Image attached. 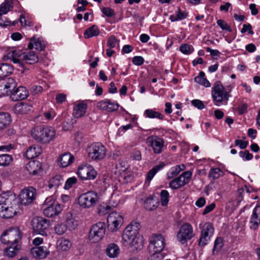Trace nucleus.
Wrapping results in <instances>:
<instances>
[{"instance_id": "obj_1", "label": "nucleus", "mask_w": 260, "mask_h": 260, "mask_svg": "<svg viewBox=\"0 0 260 260\" xmlns=\"http://www.w3.org/2000/svg\"><path fill=\"white\" fill-rule=\"evenodd\" d=\"M140 226L139 222L133 221L126 227L122 235V245L132 252L140 250L143 247V238L138 232Z\"/></svg>"}, {"instance_id": "obj_2", "label": "nucleus", "mask_w": 260, "mask_h": 260, "mask_svg": "<svg viewBox=\"0 0 260 260\" xmlns=\"http://www.w3.org/2000/svg\"><path fill=\"white\" fill-rule=\"evenodd\" d=\"M13 200L10 191L0 194V217L3 218L13 217L16 214V204L12 203Z\"/></svg>"}, {"instance_id": "obj_3", "label": "nucleus", "mask_w": 260, "mask_h": 260, "mask_svg": "<svg viewBox=\"0 0 260 260\" xmlns=\"http://www.w3.org/2000/svg\"><path fill=\"white\" fill-rule=\"evenodd\" d=\"M31 134L34 139L42 144H48L56 137L55 129L49 126H37L31 130Z\"/></svg>"}, {"instance_id": "obj_4", "label": "nucleus", "mask_w": 260, "mask_h": 260, "mask_svg": "<svg viewBox=\"0 0 260 260\" xmlns=\"http://www.w3.org/2000/svg\"><path fill=\"white\" fill-rule=\"evenodd\" d=\"M86 152L91 160L99 162L105 157L107 149L101 143L94 142L87 147Z\"/></svg>"}, {"instance_id": "obj_5", "label": "nucleus", "mask_w": 260, "mask_h": 260, "mask_svg": "<svg viewBox=\"0 0 260 260\" xmlns=\"http://www.w3.org/2000/svg\"><path fill=\"white\" fill-rule=\"evenodd\" d=\"M100 197L93 191H89L81 194L78 198L79 206L83 209H89L95 206L99 202Z\"/></svg>"}, {"instance_id": "obj_6", "label": "nucleus", "mask_w": 260, "mask_h": 260, "mask_svg": "<svg viewBox=\"0 0 260 260\" xmlns=\"http://www.w3.org/2000/svg\"><path fill=\"white\" fill-rule=\"evenodd\" d=\"M43 213L48 217H52L60 214L63 207L59 204L55 203L53 197L46 198L43 205Z\"/></svg>"}, {"instance_id": "obj_7", "label": "nucleus", "mask_w": 260, "mask_h": 260, "mask_svg": "<svg viewBox=\"0 0 260 260\" xmlns=\"http://www.w3.org/2000/svg\"><path fill=\"white\" fill-rule=\"evenodd\" d=\"M212 95L216 106H220L222 102L226 103L229 100V94L224 91V87L219 82L216 83L212 87Z\"/></svg>"}, {"instance_id": "obj_8", "label": "nucleus", "mask_w": 260, "mask_h": 260, "mask_svg": "<svg viewBox=\"0 0 260 260\" xmlns=\"http://www.w3.org/2000/svg\"><path fill=\"white\" fill-rule=\"evenodd\" d=\"M105 232V224L103 222H99L91 227L88 239L93 243H97L104 238Z\"/></svg>"}, {"instance_id": "obj_9", "label": "nucleus", "mask_w": 260, "mask_h": 260, "mask_svg": "<svg viewBox=\"0 0 260 260\" xmlns=\"http://www.w3.org/2000/svg\"><path fill=\"white\" fill-rule=\"evenodd\" d=\"M194 235L192 226L186 222L181 226L177 233V238L178 241L183 244L193 238Z\"/></svg>"}, {"instance_id": "obj_10", "label": "nucleus", "mask_w": 260, "mask_h": 260, "mask_svg": "<svg viewBox=\"0 0 260 260\" xmlns=\"http://www.w3.org/2000/svg\"><path fill=\"white\" fill-rule=\"evenodd\" d=\"M20 238L19 230L17 228H13L5 231L1 237V240L4 244H16Z\"/></svg>"}, {"instance_id": "obj_11", "label": "nucleus", "mask_w": 260, "mask_h": 260, "mask_svg": "<svg viewBox=\"0 0 260 260\" xmlns=\"http://www.w3.org/2000/svg\"><path fill=\"white\" fill-rule=\"evenodd\" d=\"M123 217L119 213L113 212L107 217L108 228L111 232L117 231L123 223Z\"/></svg>"}, {"instance_id": "obj_12", "label": "nucleus", "mask_w": 260, "mask_h": 260, "mask_svg": "<svg viewBox=\"0 0 260 260\" xmlns=\"http://www.w3.org/2000/svg\"><path fill=\"white\" fill-rule=\"evenodd\" d=\"M78 175L82 180H93L96 177L97 173L92 166L84 164L79 167Z\"/></svg>"}, {"instance_id": "obj_13", "label": "nucleus", "mask_w": 260, "mask_h": 260, "mask_svg": "<svg viewBox=\"0 0 260 260\" xmlns=\"http://www.w3.org/2000/svg\"><path fill=\"white\" fill-rule=\"evenodd\" d=\"M36 194V189L33 187L25 188L20 192L19 199L22 204L28 205L34 202Z\"/></svg>"}, {"instance_id": "obj_14", "label": "nucleus", "mask_w": 260, "mask_h": 260, "mask_svg": "<svg viewBox=\"0 0 260 260\" xmlns=\"http://www.w3.org/2000/svg\"><path fill=\"white\" fill-rule=\"evenodd\" d=\"M192 172L188 171L184 172L179 177L172 180L169 183V186L173 189H179L188 184L191 178Z\"/></svg>"}, {"instance_id": "obj_15", "label": "nucleus", "mask_w": 260, "mask_h": 260, "mask_svg": "<svg viewBox=\"0 0 260 260\" xmlns=\"http://www.w3.org/2000/svg\"><path fill=\"white\" fill-rule=\"evenodd\" d=\"M17 83L12 78L0 79V97L8 95L16 87Z\"/></svg>"}, {"instance_id": "obj_16", "label": "nucleus", "mask_w": 260, "mask_h": 260, "mask_svg": "<svg viewBox=\"0 0 260 260\" xmlns=\"http://www.w3.org/2000/svg\"><path fill=\"white\" fill-rule=\"evenodd\" d=\"M49 225V221L41 217H35L31 220V225L34 231L41 235H46L45 231Z\"/></svg>"}, {"instance_id": "obj_17", "label": "nucleus", "mask_w": 260, "mask_h": 260, "mask_svg": "<svg viewBox=\"0 0 260 260\" xmlns=\"http://www.w3.org/2000/svg\"><path fill=\"white\" fill-rule=\"evenodd\" d=\"M214 227L210 222L205 223L202 226L199 244L200 246L206 245L214 233Z\"/></svg>"}, {"instance_id": "obj_18", "label": "nucleus", "mask_w": 260, "mask_h": 260, "mask_svg": "<svg viewBox=\"0 0 260 260\" xmlns=\"http://www.w3.org/2000/svg\"><path fill=\"white\" fill-rule=\"evenodd\" d=\"M150 243L154 253H160L165 247V239L161 234L153 235L150 239Z\"/></svg>"}, {"instance_id": "obj_19", "label": "nucleus", "mask_w": 260, "mask_h": 260, "mask_svg": "<svg viewBox=\"0 0 260 260\" xmlns=\"http://www.w3.org/2000/svg\"><path fill=\"white\" fill-rule=\"evenodd\" d=\"M147 142L152 147L154 153L159 154L162 151L164 141L162 138L151 136L147 138Z\"/></svg>"}, {"instance_id": "obj_20", "label": "nucleus", "mask_w": 260, "mask_h": 260, "mask_svg": "<svg viewBox=\"0 0 260 260\" xmlns=\"http://www.w3.org/2000/svg\"><path fill=\"white\" fill-rule=\"evenodd\" d=\"M11 92L10 98L13 101L23 100L26 98L28 95V90L23 86H19Z\"/></svg>"}, {"instance_id": "obj_21", "label": "nucleus", "mask_w": 260, "mask_h": 260, "mask_svg": "<svg viewBox=\"0 0 260 260\" xmlns=\"http://www.w3.org/2000/svg\"><path fill=\"white\" fill-rule=\"evenodd\" d=\"M87 109V105L84 101L75 104L73 108V116L76 118L82 117L85 114Z\"/></svg>"}, {"instance_id": "obj_22", "label": "nucleus", "mask_w": 260, "mask_h": 260, "mask_svg": "<svg viewBox=\"0 0 260 260\" xmlns=\"http://www.w3.org/2000/svg\"><path fill=\"white\" fill-rule=\"evenodd\" d=\"M32 105L27 103H18L13 107V111L16 114H27L31 109Z\"/></svg>"}, {"instance_id": "obj_23", "label": "nucleus", "mask_w": 260, "mask_h": 260, "mask_svg": "<svg viewBox=\"0 0 260 260\" xmlns=\"http://www.w3.org/2000/svg\"><path fill=\"white\" fill-rule=\"evenodd\" d=\"M250 223L251 229H256L260 224V206L256 205L252 211Z\"/></svg>"}, {"instance_id": "obj_24", "label": "nucleus", "mask_w": 260, "mask_h": 260, "mask_svg": "<svg viewBox=\"0 0 260 260\" xmlns=\"http://www.w3.org/2000/svg\"><path fill=\"white\" fill-rule=\"evenodd\" d=\"M45 44L42 38H37L35 36L30 39L28 47L31 49H35L39 51L43 50L45 48Z\"/></svg>"}, {"instance_id": "obj_25", "label": "nucleus", "mask_w": 260, "mask_h": 260, "mask_svg": "<svg viewBox=\"0 0 260 260\" xmlns=\"http://www.w3.org/2000/svg\"><path fill=\"white\" fill-rule=\"evenodd\" d=\"M74 157L70 153L66 152L59 156L58 159L59 165L63 168L67 167L73 163Z\"/></svg>"}, {"instance_id": "obj_26", "label": "nucleus", "mask_w": 260, "mask_h": 260, "mask_svg": "<svg viewBox=\"0 0 260 260\" xmlns=\"http://www.w3.org/2000/svg\"><path fill=\"white\" fill-rule=\"evenodd\" d=\"M19 57L22 61L29 64H34L39 61L38 55L34 51L23 53Z\"/></svg>"}, {"instance_id": "obj_27", "label": "nucleus", "mask_w": 260, "mask_h": 260, "mask_svg": "<svg viewBox=\"0 0 260 260\" xmlns=\"http://www.w3.org/2000/svg\"><path fill=\"white\" fill-rule=\"evenodd\" d=\"M49 250L46 246H39L31 248V253L35 257L44 258L49 254Z\"/></svg>"}, {"instance_id": "obj_28", "label": "nucleus", "mask_w": 260, "mask_h": 260, "mask_svg": "<svg viewBox=\"0 0 260 260\" xmlns=\"http://www.w3.org/2000/svg\"><path fill=\"white\" fill-rule=\"evenodd\" d=\"M65 223L67 229L70 231L75 230L78 226V221L71 212L67 213L65 217Z\"/></svg>"}, {"instance_id": "obj_29", "label": "nucleus", "mask_w": 260, "mask_h": 260, "mask_svg": "<svg viewBox=\"0 0 260 260\" xmlns=\"http://www.w3.org/2000/svg\"><path fill=\"white\" fill-rule=\"evenodd\" d=\"M42 165L38 160L30 161L26 166V169L30 174L35 175L41 171Z\"/></svg>"}, {"instance_id": "obj_30", "label": "nucleus", "mask_w": 260, "mask_h": 260, "mask_svg": "<svg viewBox=\"0 0 260 260\" xmlns=\"http://www.w3.org/2000/svg\"><path fill=\"white\" fill-rule=\"evenodd\" d=\"M106 255L110 258H115L118 256L120 253L119 246L115 243L109 244L106 250Z\"/></svg>"}, {"instance_id": "obj_31", "label": "nucleus", "mask_w": 260, "mask_h": 260, "mask_svg": "<svg viewBox=\"0 0 260 260\" xmlns=\"http://www.w3.org/2000/svg\"><path fill=\"white\" fill-rule=\"evenodd\" d=\"M12 121L9 113L0 112V129H3L9 126Z\"/></svg>"}, {"instance_id": "obj_32", "label": "nucleus", "mask_w": 260, "mask_h": 260, "mask_svg": "<svg viewBox=\"0 0 260 260\" xmlns=\"http://www.w3.org/2000/svg\"><path fill=\"white\" fill-rule=\"evenodd\" d=\"M57 249L59 251H68L71 247V242L64 238H60L57 242Z\"/></svg>"}, {"instance_id": "obj_33", "label": "nucleus", "mask_w": 260, "mask_h": 260, "mask_svg": "<svg viewBox=\"0 0 260 260\" xmlns=\"http://www.w3.org/2000/svg\"><path fill=\"white\" fill-rule=\"evenodd\" d=\"M41 152V149L38 146H32L29 147L26 152V156L28 159H32L38 156Z\"/></svg>"}, {"instance_id": "obj_34", "label": "nucleus", "mask_w": 260, "mask_h": 260, "mask_svg": "<svg viewBox=\"0 0 260 260\" xmlns=\"http://www.w3.org/2000/svg\"><path fill=\"white\" fill-rule=\"evenodd\" d=\"M158 204V201L155 200L153 197L151 196L145 200L144 207L147 210H153L157 207Z\"/></svg>"}, {"instance_id": "obj_35", "label": "nucleus", "mask_w": 260, "mask_h": 260, "mask_svg": "<svg viewBox=\"0 0 260 260\" xmlns=\"http://www.w3.org/2000/svg\"><path fill=\"white\" fill-rule=\"evenodd\" d=\"M99 34L100 30L98 26L95 25H93L85 30L84 33V36L86 39H88L98 36Z\"/></svg>"}, {"instance_id": "obj_36", "label": "nucleus", "mask_w": 260, "mask_h": 260, "mask_svg": "<svg viewBox=\"0 0 260 260\" xmlns=\"http://www.w3.org/2000/svg\"><path fill=\"white\" fill-rule=\"evenodd\" d=\"M144 115L146 118H157L160 120L164 119V115L160 112L156 111L154 109H148L145 110Z\"/></svg>"}, {"instance_id": "obj_37", "label": "nucleus", "mask_w": 260, "mask_h": 260, "mask_svg": "<svg viewBox=\"0 0 260 260\" xmlns=\"http://www.w3.org/2000/svg\"><path fill=\"white\" fill-rule=\"evenodd\" d=\"M13 8V3L11 1H7L3 3L0 5V17L3 15L6 14Z\"/></svg>"}, {"instance_id": "obj_38", "label": "nucleus", "mask_w": 260, "mask_h": 260, "mask_svg": "<svg viewBox=\"0 0 260 260\" xmlns=\"http://www.w3.org/2000/svg\"><path fill=\"white\" fill-rule=\"evenodd\" d=\"M20 55H18L16 50H12L9 52L3 58L4 60L10 59L14 63L20 64V60H22L19 57Z\"/></svg>"}, {"instance_id": "obj_39", "label": "nucleus", "mask_w": 260, "mask_h": 260, "mask_svg": "<svg viewBox=\"0 0 260 260\" xmlns=\"http://www.w3.org/2000/svg\"><path fill=\"white\" fill-rule=\"evenodd\" d=\"M19 248L17 244H13L5 248V254L9 257H13L16 256L19 252Z\"/></svg>"}, {"instance_id": "obj_40", "label": "nucleus", "mask_w": 260, "mask_h": 260, "mask_svg": "<svg viewBox=\"0 0 260 260\" xmlns=\"http://www.w3.org/2000/svg\"><path fill=\"white\" fill-rule=\"evenodd\" d=\"M63 182V180L60 175H56L50 180L48 186L49 188H56L61 185Z\"/></svg>"}, {"instance_id": "obj_41", "label": "nucleus", "mask_w": 260, "mask_h": 260, "mask_svg": "<svg viewBox=\"0 0 260 260\" xmlns=\"http://www.w3.org/2000/svg\"><path fill=\"white\" fill-rule=\"evenodd\" d=\"M205 77V73L203 72H201L199 76L194 78V81L205 87H209L211 86V84L209 81Z\"/></svg>"}, {"instance_id": "obj_42", "label": "nucleus", "mask_w": 260, "mask_h": 260, "mask_svg": "<svg viewBox=\"0 0 260 260\" xmlns=\"http://www.w3.org/2000/svg\"><path fill=\"white\" fill-rule=\"evenodd\" d=\"M185 169V166L183 165H177L172 168L170 172L168 173V177L169 178H172L178 175L179 173Z\"/></svg>"}, {"instance_id": "obj_43", "label": "nucleus", "mask_w": 260, "mask_h": 260, "mask_svg": "<svg viewBox=\"0 0 260 260\" xmlns=\"http://www.w3.org/2000/svg\"><path fill=\"white\" fill-rule=\"evenodd\" d=\"M165 166V164L162 162L154 168H153L151 170H150L148 173L147 176V180L149 181H151L152 179L153 178L156 173L162 169Z\"/></svg>"}, {"instance_id": "obj_44", "label": "nucleus", "mask_w": 260, "mask_h": 260, "mask_svg": "<svg viewBox=\"0 0 260 260\" xmlns=\"http://www.w3.org/2000/svg\"><path fill=\"white\" fill-rule=\"evenodd\" d=\"M2 76H6L12 73L13 68L12 66L7 63H0Z\"/></svg>"}, {"instance_id": "obj_45", "label": "nucleus", "mask_w": 260, "mask_h": 260, "mask_svg": "<svg viewBox=\"0 0 260 260\" xmlns=\"http://www.w3.org/2000/svg\"><path fill=\"white\" fill-rule=\"evenodd\" d=\"M223 175V172L218 168H211L209 173V177L213 179H217Z\"/></svg>"}, {"instance_id": "obj_46", "label": "nucleus", "mask_w": 260, "mask_h": 260, "mask_svg": "<svg viewBox=\"0 0 260 260\" xmlns=\"http://www.w3.org/2000/svg\"><path fill=\"white\" fill-rule=\"evenodd\" d=\"M13 161V157L11 155L9 154H2L0 155V166H8Z\"/></svg>"}, {"instance_id": "obj_47", "label": "nucleus", "mask_w": 260, "mask_h": 260, "mask_svg": "<svg viewBox=\"0 0 260 260\" xmlns=\"http://www.w3.org/2000/svg\"><path fill=\"white\" fill-rule=\"evenodd\" d=\"M187 16V14L185 12L181 11L180 9L178 8V13L176 14H174L170 16V19L172 22L176 21L185 19Z\"/></svg>"}, {"instance_id": "obj_48", "label": "nucleus", "mask_w": 260, "mask_h": 260, "mask_svg": "<svg viewBox=\"0 0 260 260\" xmlns=\"http://www.w3.org/2000/svg\"><path fill=\"white\" fill-rule=\"evenodd\" d=\"M223 245V243L222 238L221 237L217 238L214 242V247L212 251L213 254H215L218 252L222 247Z\"/></svg>"}, {"instance_id": "obj_49", "label": "nucleus", "mask_w": 260, "mask_h": 260, "mask_svg": "<svg viewBox=\"0 0 260 260\" xmlns=\"http://www.w3.org/2000/svg\"><path fill=\"white\" fill-rule=\"evenodd\" d=\"M160 203L161 206H166L168 205L169 200V193L166 190H162L160 192Z\"/></svg>"}, {"instance_id": "obj_50", "label": "nucleus", "mask_w": 260, "mask_h": 260, "mask_svg": "<svg viewBox=\"0 0 260 260\" xmlns=\"http://www.w3.org/2000/svg\"><path fill=\"white\" fill-rule=\"evenodd\" d=\"M67 229H68L66 224H64L62 223H58L54 226L55 233L58 235L64 234L66 232Z\"/></svg>"}, {"instance_id": "obj_51", "label": "nucleus", "mask_w": 260, "mask_h": 260, "mask_svg": "<svg viewBox=\"0 0 260 260\" xmlns=\"http://www.w3.org/2000/svg\"><path fill=\"white\" fill-rule=\"evenodd\" d=\"M180 51L184 54H189L193 51V48L191 45L184 44L180 46Z\"/></svg>"}, {"instance_id": "obj_52", "label": "nucleus", "mask_w": 260, "mask_h": 260, "mask_svg": "<svg viewBox=\"0 0 260 260\" xmlns=\"http://www.w3.org/2000/svg\"><path fill=\"white\" fill-rule=\"evenodd\" d=\"M108 105L107 111L109 112L117 111L119 108V104L117 102L112 101L110 99Z\"/></svg>"}, {"instance_id": "obj_53", "label": "nucleus", "mask_w": 260, "mask_h": 260, "mask_svg": "<svg viewBox=\"0 0 260 260\" xmlns=\"http://www.w3.org/2000/svg\"><path fill=\"white\" fill-rule=\"evenodd\" d=\"M109 99H105L97 103L96 107L102 111H106Z\"/></svg>"}, {"instance_id": "obj_54", "label": "nucleus", "mask_w": 260, "mask_h": 260, "mask_svg": "<svg viewBox=\"0 0 260 260\" xmlns=\"http://www.w3.org/2000/svg\"><path fill=\"white\" fill-rule=\"evenodd\" d=\"M239 156L244 161L249 160L253 158V155L247 150L244 151H240L239 152Z\"/></svg>"}, {"instance_id": "obj_55", "label": "nucleus", "mask_w": 260, "mask_h": 260, "mask_svg": "<svg viewBox=\"0 0 260 260\" xmlns=\"http://www.w3.org/2000/svg\"><path fill=\"white\" fill-rule=\"evenodd\" d=\"M217 25L221 28L223 30H227L229 32L232 31L231 27L228 24L223 20L219 19L217 21Z\"/></svg>"}, {"instance_id": "obj_56", "label": "nucleus", "mask_w": 260, "mask_h": 260, "mask_svg": "<svg viewBox=\"0 0 260 260\" xmlns=\"http://www.w3.org/2000/svg\"><path fill=\"white\" fill-rule=\"evenodd\" d=\"M77 178L75 177L69 178L66 181L64 188L66 189H69L77 182Z\"/></svg>"}, {"instance_id": "obj_57", "label": "nucleus", "mask_w": 260, "mask_h": 260, "mask_svg": "<svg viewBox=\"0 0 260 260\" xmlns=\"http://www.w3.org/2000/svg\"><path fill=\"white\" fill-rule=\"evenodd\" d=\"M102 12L107 17H111L115 15L114 10L109 7H104L102 9Z\"/></svg>"}, {"instance_id": "obj_58", "label": "nucleus", "mask_w": 260, "mask_h": 260, "mask_svg": "<svg viewBox=\"0 0 260 260\" xmlns=\"http://www.w3.org/2000/svg\"><path fill=\"white\" fill-rule=\"evenodd\" d=\"M118 40L116 39V37L114 36H111L108 40L107 46L112 48L116 46Z\"/></svg>"}, {"instance_id": "obj_59", "label": "nucleus", "mask_w": 260, "mask_h": 260, "mask_svg": "<svg viewBox=\"0 0 260 260\" xmlns=\"http://www.w3.org/2000/svg\"><path fill=\"white\" fill-rule=\"evenodd\" d=\"M246 31H248V33L249 34H250V35H253L254 34V32L252 30V26L249 23L244 24L243 26V28L241 30V33H244V32H245Z\"/></svg>"}, {"instance_id": "obj_60", "label": "nucleus", "mask_w": 260, "mask_h": 260, "mask_svg": "<svg viewBox=\"0 0 260 260\" xmlns=\"http://www.w3.org/2000/svg\"><path fill=\"white\" fill-rule=\"evenodd\" d=\"M191 104L195 107L199 109H203L205 107V105L202 101L199 100H193L191 101Z\"/></svg>"}, {"instance_id": "obj_61", "label": "nucleus", "mask_w": 260, "mask_h": 260, "mask_svg": "<svg viewBox=\"0 0 260 260\" xmlns=\"http://www.w3.org/2000/svg\"><path fill=\"white\" fill-rule=\"evenodd\" d=\"M144 58L140 56H135L133 59V63L135 65L140 66L144 63Z\"/></svg>"}, {"instance_id": "obj_62", "label": "nucleus", "mask_w": 260, "mask_h": 260, "mask_svg": "<svg viewBox=\"0 0 260 260\" xmlns=\"http://www.w3.org/2000/svg\"><path fill=\"white\" fill-rule=\"evenodd\" d=\"M206 50L207 52H209L213 57H219L220 55V52L218 50L212 49L210 47H207Z\"/></svg>"}, {"instance_id": "obj_63", "label": "nucleus", "mask_w": 260, "mask_h": 260, "mask_svg": "<svg viewBox=\"0 0 260 260\" xmlns=\"http://www.w3.org/2000/svg\"><path fill=\"white\" fill-rule=\"evenodd\" d=\"M215 207V204L214 203H211V204L207 205L204 209L203 212V215H205L210 212H211Z\"/></svg>"}, {"instance_id": "obj_64", "label": "nucleus", "mask_w": 260, "mask_h": 260, "mask_svg": "<svg viewBox=\"0 0 260 260\" xmlns=\"http://www.w3.org/2000/svg\"><path fill=\"white\" fill-rule=\"evenodd\" d=\"M162 256L161 253H156L151 254L147 260H162Z\"/></svg>"}]
</instances>
